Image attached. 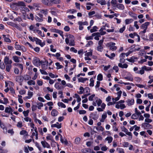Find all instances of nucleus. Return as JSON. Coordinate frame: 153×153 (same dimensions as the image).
Instances as JSON below:
<instances>
[{"mask_svg":"<svg viewBox=\"0 0 153 153\" xmlns=\"http://www.w3.org/2000/svg\"><path fill=\"white\" fill-rule=\"evenodd\" d=\"M12 58L14 62H16L19 63L20 62V58L16 56H13Z\"/></svg>","mask_w":153,"mask_h":153,"instance_id":"27","label":"nucleus"},{"mask_svg":"<svg viewBox=\"0 0 153 153\" xmlns=\"http://www.w3.org/2000/svg\"><path fill=\"white\" fill-rule=\"evenodd\" d=\"M107 117V113L106 112H104L102 114L101 118L100 119V121L101 122L103 123L104 122L105 120Z\"/></svg>","mask_w":153,"mask_h":153,"instance_id":"18","label":"nucleus"},{"mask_svg":"<svg viewBox=\"0 0 153 153\" xmlns=\"http://www.w3.org/2000/svg\"><path fill=\"white\" fill-rule=\"evenodd\" d=\"M35 132H34L33 131V133H32L31 137L32 138H33V137L35 136V139L36 140H38V131L37 130H36V131H34Z\"/></svg>","mask_w":153,"mask_h":153,"instance_id":"34","label":"nucleus"},{"mask_svg":"<svg viewBox=\"0 0 153 153\" xmlns=\"http://www.w3.org/2000/svg\"><path fill=\"white\" fill-rule=\"evenodd\" d=\"M86 9L87 10H89L91 9V7L90 6H93L94 5V4L91 3H87L86 4Z\"/></svg>","mask_w":153,"mask_h":153,"instance_id":"43","label":"nucleus"},{"mask_svg":"<svg viewBox=\"0 0 153 153\" xmlns=\"http://www.w3.org/2000/svg\"><path fill=\"white\" fill-rule=\"evenodd\" d=\"M15 48L17 50L21 51L23 52H25L27 51L26 48L24 46L19 45L18 42L15 43Z\"/></svg>","mask_w":153,"mask_h":153,"instance_id":"3","label":"nucleus"},{"mask_svg":"<svg viewBox=\"0 0 153 153\" xmlns=\"http://www.w3.org/2000/svg\"><path fill=\"white\" fill-rule=\"evenodd\" d=\"M115 43L114 42H110L108 43L107 45V46L112 51H115L117 50V47L115 46Z\"/></svg>","mask_w":153,"mask_h":153,"instance_id":"4","label":"nucleus"},{"mask_svg":"<svg viewBox=\"0 0 153 153\" xmlns=\"http://www.w3.org/2000/svg\"><path fill=\"white\" fill-rule=\"evenodd\" d=\"M78 24L79 25H88V22H82L81 21L79 22H78Z\"/></svg>","mask_w":153,"mask_h":153,"instance_id":"59","label":"nucleus"},{"mask_svg":"<svg viewBox=\"0 0 153 153\" xmlns=\"http://www.w3.org/2000/svg\"><path fill=\"white\" fill-rule=\"evenodd\" d=\"M148 40L150 42L153 41V33H151L149 34Z\"/></svg>","mask_w":153,"mask_h":153,"instance_id":"39","label":"nucleus"},{"mask_svg":"<svg viewBox=\"0 0 153 153\" xmlns=\"http://www.w3.org/2000/svg\"><path fill=\"white\" fill-rule=\"evenodd\" d=\"M22 77L20 76H16V82H20L22 81Z\"/></svg>","mask_w":153,"mask_h":153,"instance_id":"53","label":"nucleus"},{"mask_svg":"<svg viewBox=\"0 0 153 153\" xmlns=\"http://www.w3.org/2000/svg\"><path fill=\"white\" fill-rule=\"evenodd\" d=\"M0 127L3 129L4 132H6L7 131V128L5 126L4 123H2L1 120H0Z\"/></svg>","mask_w":153,"mask_h":153,"instance_id":"28","label":"nucleus"},{"mask_svg":"<svg viewBox=\"0 0 153 153\" xmlns=\"http://www.w3.org/2000/svg\"><path fill=\"white\" fill-rule=\"evenodd\" d=\"M116 7L120 10H123L125 9V6L124 5L120 3L117 4Z\"/></svg>","mask_w":153,"mask_h":153,"instance_id":"20","label":"nucleus"},{"mask_svg":"<svg viewBox=\"0 0 153 153\" xmlns=\"http://www.w3.org/2000/svg\"><path fill=\"white\" fill-rule=\"evenodd\" d=\"M51 4H60L61 1L60 0H50Z\"/></svg>","mask_w":153,"mask_h":153,"instance_id":"35","label":"nucleus"},{"mask_svg":"<svg viewBox=\"0 0 153 153\" xmlns=\"http://www.w3.org/2000/svg\"><path fill=\"white\" fill-rule=\"evenodd\" d=\"M41 143L43 148L51 149V147L50 145L46 141L44 140L42 141H41Z\"/></svg>","mask_w":153,"mask_h":153,"instance_id":"8","label":"nucleus"},{"mask_svg":"<svg viewBox=\"0 0 153 153\" xmlns=\"http://www.w3.org/2000/svg\"><path fill=\"white\" fill-rule=\"evenodd\" d=\"M103 79V76L101 74H99L97 76V80L99 81H102Z\"/></svg>","mask_w":153,"mask_h":153,"instance_id":"52","label":"nucleus"},{"mask_svg":"<svg viewBox=\"0 0 153 153\" xmlns=\"http://www.w3.org/2000/svg\"><path fill=\"white\" fill-rule=\"evenodd\" d=\"M27 83L29 85H34L35 84V82L33 80H30L28 81Z\"/></svg>","mask_w":153,"mask_h":153,"instance_id":"54","label":"nucleus"},{"mask_svg":"<svg viewBox=\"0 0 153 153\" xmlns=\"http://www.w3.org/2000/svg\"><path fill=\"white\" fill-rule=\"evenodd\" d=\"M113 138L111 136L107 137L105 139V140L108 141V143H111L113 140Z\"/></svg>","mask_w":153,"mask_h":153,"instance_id":"41","label":"nucleus"},{"mask_svg":"<svg viewBox=\"0 0 153 153\" xmlns=\"http://www.w3.org/2000/svg\"><path fill=\"white\" fill-rule=\"evenodd\" d=\"M125 102L124 100H120L117 102L115 105V108L117 109H123L126 108L125 105L123 104Z\"/></svg>","mask_w":153,"mask_h":153,"instance_id":"2","label":"nucleus"},{"mask_svg":"<svg viewBox=\"0 0 153 153\" xmlns=\"http://www.w3.org/2000/svg\"><path fill=\"white\" fill-rule=\"evenodd\" d=\"M128 13L129 16L134 19H137V15L136 14L131 11L129 12Z\"/></svg>","mask_w":153,"mask_h":153,"instance_id":"31","label":"nucleus"},{"mask_svg":"<svg viewBox=\"0 0 153 153\" xmlns=\"http://www.w3.org/2000/svg\"><path fill=\"white\" fill-rule=\"evenodd\" d=\"M75 97H76L77 99V102H79L81 101V98L77 94H75Z\"/></svg>","mask_w":153,"mask_h":153,"instance_id":"56","label":"nucleus"},{"mask_svg":"<svg viewBox=\"0 0 153 153\" xmlns=\"http://www.w3.org/2000/svg\"><path fill=\"white\" fill-rule=\"evenodd\" d=\"M40 11L41 12V13H42L43 14H44L45 16L47 15L48 13V10L47 9L41 10Z\"/></svg>","mask_w":153,"mask_h":153,"instance_id":"44","label":"nucleus"},{"mask_svg":"<svg viewBox=\"0 0 153 153\" xmlns=\"http://www.w3.org/2000/svg\"><path fill=\"white\" fill-rule=\"evenodd\" d=\"M144 67L145 68V71H149L153 70V68L147 67L146 66H144Z\"/></svg>","mask_w":153,"mask_h":153,"instance_id":"57","label":"nucleus"},{"mask_svg":"<svg viewBox=\"0 0 153 153\" xmlns=\"http://www.w3.org/2000/svg\"><path fill=\"white\" fill-rule=\"evenodd\" d=\"M105 56L113 60L114 59V57L115 56V54L114 53H111L110 55L106 53L105 54Z\"/></svg>","mask_w":153,"mask_h":153,"instance_id":"25","label":"nucleus"},{"mask_svg":"<svg viewBox=\"0 0 153 153\" xmlns=\"http://www.w3.org/2000/svg\"><path fill=\"white\" fill-rule=\"evenodd\" d=\"M37 83L39 86H42L43 84V81L42 79L37 80Z\"/></svg>","mask_w":153,"mask_h":153,"instance_id":"64","label":"nucleus"},{"mask_svg":"<svg viewBox=\"0 0 153 153\" xmlns=\"http://www.w3.org/2000/svg\"><path fill=\"white\" fill-rule=\"evenodd\" d=\"M33 63L35 66L38 67L41 65L42 61H40L38 58L35 57L33 59Z\"/></svg>","mask_w":153,"mask_h":153,"instance_id":"6","label":"nucleus"},{"mask_svg":"<svg viewBox=\"0 0 153 153\" xmlns=\"http://www.w3.org/2000/svg\"><path fill=\"white\" fill-rule=\"evenodd\" d=\"M96 128L98 131H103L104 130V128L102 126H100L98 127H96Z\"/></svg>","mask_w":153,"mask_h":153,"instance_id":"63","label":"nucleus"},{"mask_svg":"<svg viewBox=\"0 0 153 153\" xmlns=\"http://www.w3.org/2000/svg\"><path fill=\"white\" fill-rule=\"evenodd\" d=\"M42 2L44 4L47 6H51L52 5L50 1L49 0H42Z\"/></svg>","mask_w":153,"mask_h":153,"instance_id":"22","label":"nucleus"},{"mask_svg":"<svg viewBox=\"0 0 153 153\" xmlns=\"http://www.w3.org/2000/svg\"><path fill=\"white\" fill-rule=\"evenodd\" d=\"M28 125L31 128V131L32 132H33L34 131H36L37 128L36 127H35L33 123H28Z\"/></svg>","mask_w":153,"mask_h":153,"instance_id":"17","label":"nucleus"},{"mask_svg":"<svg viewBox=\"0 0 153 153\" xmlns=\"http://www.w3.org/2000/svg\"><path fill=\"white\" fill-rule=\"evenodd\" d=\"M37 108L39 109H41V108L43 106V104L42 102H39L37 104Z\"/></svg>","mask_w":153,"mask_h":153,"instance_id":"60","label":"nucleus"},{"mask_svg":"<svg viewBox=\"0 0 153 153\" xmlns=\"http://www.w3.org/2000/svg\"><path fill=\"white\" fill-rule=\"evenodd\" d=\"M55 65L56 66V68L57 69L62 68H63V66L62 65H60V63L59 62H56L55 63Z\"/></svg>","mask_w":153,"mask_h":153,"instance_id":"49","label":"nucleus"},{"mask_svg":"<svg viewBox=\"0 0 153 153\" xmlns=\"http://www.w3.org/2000/svg\"><path fill=\"white\" fill-rule=\"evenodd\" d=\"M97 34V33H93L92 34L91 36H86L85 37V39L87 40H92L93 39V37L95 35Z\"/></svg>","mask_w":153,"mask_h":153,"instance_id":"33","label":"nucleus"},{"mask_svg":"<svg viewBox=\"0 0 153 153\" xmlns=\"http://www.w3.org/2000/svg\"><path fill=\"white\" fill-rule=\"evenodd\" d=\"M98 28L96 26H94L90 30L91 33H92L94 32L97 31Z\"/></svg>","mask_w":153,"mask_h":153,"instance_id":"51","label":"nucleus"},{"mask_svg":"<svg viewBox=\"0 0 153 153\" xmlns=\"http://www.w3.org/2000/svg\"><path fill=\"white\" fill-rule=\"evenodd\" d=\"M35 144L37 148L41 152H42V148L39 145V143L37 142L35 143Z\"/></svg>","mask_w":153,"mask_h":153,"instance_id":"50","label":"nucleus"},{"mask_svg":"<svg viewBox=\"0 0 153 153\" xmlns=\"http://www.w3.org/2000/svg\"><path fill=\"white\" fill-rule=\"evenodd\" d=\"M35 40L36 43L37 45H40L41 47H43L45 45V43L44 42H42V41L37 38L36 37Z\"/></svg>","mask_w":153,"mask_h":153,"instance_id":"11","label":"nucleus"},{"mask_svg":"<svg viewBox=\"0 0 153 153\" xmlns=\"http://www.w3.org/2000/svg\"><path fill=\"white\" fill-rule=\"evenodd\" d=\"M90 117L94 120H97L99 118V115L96 113L94 112L90 114Z\"/></svg>","mask_w":153,"mask_h":153,"instance_id":"13","label":"nucleus"},{"mask_svg":"<svg viewBox=\"0 0 153 153\" xmlns=\"http://www.w3.org/2000/svg\"><path fill=\"white\" fill-rule=\"evenodd\" d=\"M4 111L5 113L11 114V115L13 114V109L9 106L5 108Z\"/></svg>","mask_w":153,"mask_h":153,"instance_id":"15","label":"nucleus"},{"mask_svg":"<svg viewBox=\"0 0 153 153\" xmlns=\"http://www.w3.org/2000/svg\"><path fill=\"white\" fill-rule=\"evenodd\" d=\"M4 63L6 65H10L12 63V61L9 59V58L7 56H5L4 59Z\"/></svg>","mask_w":153,"mask_h":153,"instance_id":"12","label":"nucleus"},{"mask_svg":"<svg viewBox=\"0 0 153 153\" xmlns=\"http://www.w3.org/2000/svg\"><path fill=\"white\" fill-rule=\"evenodd\" d=\"M127 105L128 106H131L133 105L134 103V100L133 99H128L126 101Z\"/></svg>","mask_w":153,"mask_h":153,"instance_id":"23","label":"nucleus"},{"mask_svg":"<svg viewBox=\"0 0 153 153\" xmlns=\"http://www.w3.org/2000/svg\"><path fill=\"white\" fill-rule=\"evenodd\" d=\"M117 82L120 84H123L125 85H128V84H130L133 86H134V84L131 83H129V82H123L121 80H120Z\"/></svg>","mask_w":153,"mask_h":153,"instance_id":"40","label":"nucleus"},{"mask_svg":"<svg viewBox=\"0 0 153 153\" xmlns=\"http://www.w3.org/2000/svg\"><path fill=\"white\" fill-rule=\"evenodd\" d=\"M145 69L143 66L140 69V70H139V71H138V72H137V74L143 75L145 73Z\"/></svg>","mask_w":153,"mask_h":153,"instance_id":"29","label":"nucleus"},{"mask_svg":"<svg viewBox=\"0 0 153 153\" xmlns=\"http://www.w3.org/2000/svg\"><path fill=\"white\" fill-rule=\"evenodd\" d=\"M33 95V92L28 91L27 93L28 96L27 97H26L28 99H30L32 97Z\"/></svg>","mask_w":153,"mask_h":153,"instance_id":"48","label":"nucleus"},{"mask_svg":"<svg viewBox=\"0 0 153 153\" xmlns=\"http://www.w3.org/2000/svg\"><path fill=\"white\" fill-rule=\"evenodd\" d=\"M15 65L18 66L19 68H20L22 71L23 70V66L22 64L19 63H16L15 64Z\"/></svg>","mask_w":153,"mask_h":153,"instance_id":"58","label":"nucleus"},{"mask_svg":"<svg viewBox=\"0 0 153 153\" xmlns=\"http://www.w3.org/2000/svg\"><path fill=\"white\" fill-rule=\"evenodd\" d=\"M121 130L122 131L124 132L126 134L129 136V139L131 140L132 138V134L131 132L128 131V130L124 126L121 127Z\"/></svg>","mask_w":153,"mask_h":153,"instance_id":"5","label":"nucleus"},{"mask_svg":"<svg viewBox=\"0 0 153 153\" xmlns=\"http://www.w3.org/2000/svg\"><path fill=\"white\" fill-rule=\"evenodd\" d=\"M129 36L131 38H134L135 37H137V42H139L140 41V38L139 36L136 32L130 33L129 34Z\"/></svg>","mask_w":153,"mask_h":153,"instance_id":"10","label":"nucleus"},{"mask_svg":"<svg viewBox=\"0 0 153 153\" xmlns=\"http://www.w3.org/2000/svg\"><path fill=\"white\" fill-rule=\"evenodd\" d=\"M133 21V20L132 19H127L125 20V24L126 25H128L132 23Z\"/></svg>","mask_w":153,"mask_h":153,"instance_id":"38","label":"nucleus"},{"mask_svg":"<svg viewBox=\"0 0 153 153\" xmlns=\"http://www.w3.org/2000/svg\"><path fill=\"white\" fill-rule=\"evenodd\" d=\"M97 1L98 3L102 5H105L106 4L105 0H97Z\"/></svg>","mask_w":153,"mask_h":153,"instance_id":"55","label":"nucleus"},{"mask_svg":"<svg viewBox=\"0 0 153 153\" xmlns=\"http://www.w3.org/2000/svg\"><path fill=\"white\" fill-rule=\"evenodd\" d=\"M58 112L57 110L55 109H53L51 112V115L53 117L56 116L57 115Z\"/></svg>","mask_w":153,"mask_h":153,"instance_id":"32","label":"nucleus"},{"mask_svg":"<svg viewBox=\"0 0 153 153\" xmlns=\"http://www.w3.org/2000/svg\"><path fill=\"white\" fill-rule=\"evenodd\" d=\"M74 37L72 35H69L65 39V42L67 44L70 46H74L75 42L74 41Z\"/></svg>","mask_w":153,"mask_h":153,"instance_id":"1","label":"nucleus"},{"mask_svg":"<svg viewBox=\"0 0 153 153\" xmlns=\"http://www.w3.org/2000/svg\"><path fill=\"white\" fill-rule=\"evenodd\" d=\"M16 4L18 6L25 7L26 6L25 3L23 1H18L16 3Z\"/></svg>","mask_w":153,"mask_h":153,"instance_id":"24","label":"nucleus"},{"mask_svg":"<svg viewBox=\"0 0 153 153\" xmlns=\"http://www.w3.org/2000/svg\"><path fill=\"white\" fill-rule=\"evenodd\" d=\"M150 23L149 22H146L145 23L142 24L141 26V29H142L147 30L148 26L149 25Z\"/></svg>","mask_w":153,"mask_h":153,"instance_id":"16","label":"nucleus"},{"mask_svg":"<svg viewBox=\"0 0 153 153\" xmlns=\"http://www.w3.org/2000/svg\"><path fill=\"white\" fill-rule=\"evenodd\" d=\"M51 14L54 16H57L58 13V11L57 10H51L50 11Z\"/></svg>","mask_w":153,"mask_h":153,"instance_id":"46","label":"nucleus"},{"mask_svg":"<svg viewBox=\"0 0 153 153\" xmlns=\"http://www.w3.org/2000/svg\"><path fill=\"white\" fill-rule=\"evenodd\" d=\"M57 105L59 107H60L62 108H65L66 107L65 105L62 102H58Z\"/></svg>","mask_w":153,"mask_h":153,"instance_id":"47","label":"nucleus"},{"mask_svg":"<svg viewBox=\"0 0 153 153\" xmlns=\"http://www.w3.org/2000/svg\"><path fill=\"white\" fill-rule=\"evenodd\" d=\"M55 88L58 90H60L62 89H63V88L61 86L59 82H56L54 85Z\"/></svg>","mask_w":153,"mask_h":153,"instance_id":"26","label":"nucleus"},{"mask_svg":"<svg viewBox=\"0 0 153 153\" xmlns=\"http://www.w3.org/2000/svg\"><path fill=\"white\" fill-rule=\"evenodd\" d=\"M23 78L25 80H28L30 79L31 77L29 75L26 74L24 76Z\"/></svg>","mask_w":153,"mask_h":153,"instance_id":"62","label":"nucleus"},{"mask_svg":"<svg viewBox=\"0 0 153 153\" xmlns=\"http://www.w3.org/2000/svg\"><path fill=\"white\" fill-rule=\"evenodd\" d=\"M5 87H7L8 86L10 87H13L14 86V83L12 82L7 81H5Z\"/></svg>","mask_w":153,"mask_h":153,"instance_id":"14","label":"nucleus"},{"mask_svg":"<svg viewBox=\"0 0 153 153\" xmlns=\"http://www.w3.org/2000/svg\"><path fill=\"white\" fill-rule=\"evenodd\" d=\"M46 138L47 140H50L51 141L53 140V137L50 134H47Z\"/></svg>","mask_w":153,"mask_h":153,"instance_id":"42","label":"nucleus"},{"mask_svg":"<svg viewBox=\"0 0 153 153\" xmlns=\"http://www.w3.org/2000/svg\"><path fill=\"white\" fill-rule=\"evenodd\" d=\"M81 139L79 137H77L75 140V143L76 144H79L80 142Z\"/></svg>","mask_w":153,"mask_h":153,"instance_id":"61","label":"nucleus"},{"mask_svg":"<svg viewBox=\"0 0 153 153\" xmlns=\"http://www.w3.org/2000/svg\"><path fill=\"white\" fill-rule=\"evenodd\" d=\"M60 140L62 143L64 144L65 145H67L68 144V141L65 138H63L60 139Z\"/></svg>","mask_w":153,"mask_h":153,"instance_id":"37","label":"nucleus"},{"mask_svg":"<svg viewBox=\"0 0 153 153\" xmlns=\"http://www.w3.org/2000/svg\"><path fill=\"white\" fill-rule=\"evenodd\" d=\"M124 78L130 81H132L133 80V77L132 75L129 73H127L126 75L124 77Z\"/></svg>","mask_w":153,"mask_h":153,"instance_id":"9","label":"nucleus"},{"mask_svg":"<svg viewBox=\"0 0 153 153\" xmlns=\"http://www.w3.org/2000/svg\"><path fill=\"white\" fill-rule=\"evenodd\" d=\"M92 55V50H91L90 52H86L85 54L84 59L85 60H91V58L90 57Z\"/></svg>","mask_w":153,"mask_h":153,"instance_id":"7","label":"nucleus"},{"mask_svg":"<svg viewBox=\"0 0 153 153\" xmlns=\"http://www.w3.org/2000/svg\"><path fill=\"white\" fill-rule=\"evenodd\" d=\"M61 124H59L58 122H56V123L52 124L51 125V128L56 127L57 128L59 129L61 128Z\"/></svg>","mask_w":153,"mask_h":153,"instance_id":"21","label":"nucleus"},{"mask_svg":"<svg viewBox=\"0 0 153 153\" xmlns=\"http://www.w3.org/2000/svg\"><path fill=\"white\" fill-rule=\"evenodd\" d=\"M95 78V77L94 78H91L90 79V82L89 84V86L91 87H93L94 86V79Z\"/></svg>","mask_w":153,"mask_h":153,"instance_id":"45","label":"nucleus"},{"mask_svg":"<svg viewBox=\"0 0 153 153\" xmlns=\"http://www.w3.org/2000/svg\"><path fill=\"white\" fill-rule=\"evenodd\" d=\"M2 36L4 38V40L7 42H11V41L10 39L8 38V36H7L5 35H2Z\"/></svg>","mask_w":153,"mask_h":153,"instance_id":"30","label":"nucleus"},{"mask_svg":"<svg viewBox=\"0 0 153 153\" xmlns=\"http://www.w3.org/2000/svg\"><path fill=\"white\" fill-rule=\"evenodd\" d=\"M118 65L119 67L122 68H126L128 67V65L126 63L122 64L121 63H119Z\"/></svg>","mask_w":153,"mask_h":153,"instance_id":"36","label":"nucleus"},{"mask_svg":"<svg viewBox=\"0 0 153 153\" xmlns=\"http://www.w3.org/2000/svg\"><path fill=\"white\" fill-rule=\"evenodd\" d=\"M48 64V62H45L41 63L42 68L44 70H46L47 69Z\"/></svg>","mask_w":153,"mask_h":153,"instance_id":"19","label":"nucleus"}]
</instances>
